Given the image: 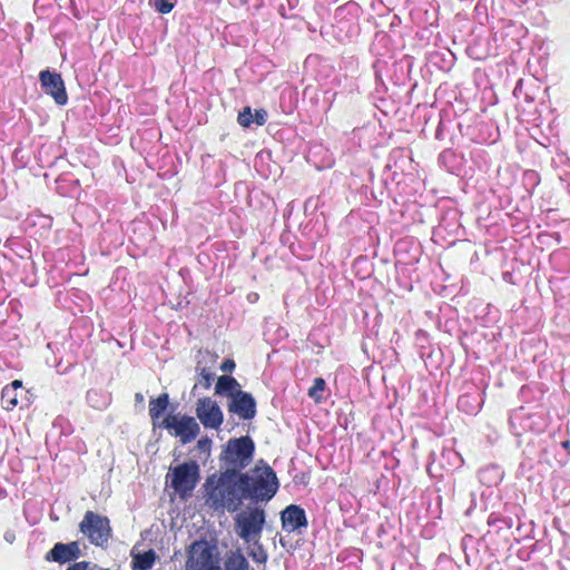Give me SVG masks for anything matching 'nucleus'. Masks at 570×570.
Wrapping results in <instances>:
<instances>
[{"label": "nucleus", "instance_id": "obj_18", "mask_svg": "<svg viewBox=\"0 0 570 570\" xmlns=\"http://www.w3.org/2000/svg\"><path fill=\"white\" fill-rule=\"evenodd\" d=\"M249 562L238 550L232 552L225 562V570H249Z\"/></svg>", "mask_w": 570, "mask_h": 570}, {"label": "nucleus", "instance_id": "obj_22", "mask_svg": "<svg viewBox=\"0 0 570 570\" xmlns=\"http://www.w3.org/2000/svg\"><path fill=\"white\" fill-rule=\"evenodd\" d=\"M482 482L498 483L502 479V473L497 466L483 469L479 472Z\"/></svg>", "mask_w": 570, "mask_h": 570}, {"label": "nucleus", "instance_id": "obj_30", "mask_svg": "<svg viewBox=\"0 0 570 570\" xmlns=\"http://www.w3.org/2000/svg\"><path fill=\"white\" fill-rule=\"evenodd\" d=\"M235 368V363L233 360H226L223 362L220 370L224 372H232Z\"/></svg>", "mask_w": 570, "mask_h": 570}, {"label": "nucleus", "instance_id": "obj_6", "mask_svg": "<svg viewBox=\"0 0 570 570\" xmlns=\"http://www.w3.org/2000/svg\"><path fill=\"white\" fill-rule=\"evenodd\" d=\"M170 487L180 495L188 497L199 480V466L195 461L184 462L171 470Z\"/></svg>", "mask_w": 570, "mask_h": 570}, {"label": "nucleus", "instance_id": "obj_25", "mask_svg": "<svg viewBox=\"0 0 570 570\" xmlns=\"http://www.w3.org/2000/svg\"><path fill=\"white\" fill-rule=\"evenodd\" d=\"M240 126L247 128L253 124V114L249 107H246L238 114L237 118Z\"/></svg>", "mask_w": 570, "mask_h": 570}, {"label": "nucleus", "instance_id": "obj_14", "mask_svg": "<svg viewBox=\"0 0 570 570\" xmlns=\"http://www.w3.org/2000/svg\"><path fill=\"white\" fill-rule=\"evenodd\" d=\"M484 392L475 385H471L458 400V409L469 415L479 413L484 403Z\"/></svg>", "mask_w": 570, "mask_h": 570}, {"label": "nucleus", "instance_id": "obj_5", "mask_svg": "<svg viewBox=\"0 0 570 570\" xmlns=\"http://www.w3.org/2000/svg\"><path fill=\"white\" fill-rule=\"evenodd\" d=\"M79 530L88 538L91 544L97 547H104L111 535L109 519L92 511L85 513L79 523Z\"/></svg>", "mask_w": 570, "mask_h": 570}, {"label": "nucleus", "instance_id": "obj_32", "mask_svg": "<svg viewBox=\"0 0 570 570\" xmlns=\"http://www.w3.org/2000/svg\"><path fill=\"white\" fill-rule=\"evenodd\" d=\"M209 445H210V440H209V439H207V438H205V439H200V440L198 441V448H199L200 450H205V449H206L207 446H209Z\"/></svg>", "mask_w": 570, "mask_h": 570}, {"label": "nucleus", "instance_id": "obj_21", "mask_svg": "<svg viewBox=\"0 0 570 570\" xmlns=\"http://www.w3.org/2000/svg\"><path fill=\"white\" fill-rule=\"evenodd\" d=\"M155 562V553L153 550L138 554L135 558V567L139 570H149L153 568Z\"/></svg>", "mask_w": 570, "mask_h": 570}, {"label": "nucleus", "instance_id": "obj_19", "mask_svg": "<svg viewBox=\"0 0 570 570\" xmlns=\"http://www.w3.org/2000/svg\"><path fill=\"white\" fill-rule=\"evenodd\" d=\"M259 540L261 538H255L248 542L252 544L248 554L255 562L266 563L268 554Z\"/></svg>", "mask_w": 570, "mask_h": 570}, {"label": "nucleus", "instance_id": "obj_24", "mask_svg": "<svg viewBox=\"0 0 570 570\" xmlns=\"http://www.w3.org/2000/svg\"><path fill=\"white\" fill-rule=\"evenodd\" d=\"M177 0H150V6L160 13H169Z\"/></svg>", "mask_w": 570, "mask_h": 570}, {"label": "nucleus", "instance_id": "obj_4", "mask_svg": "<svg viewBox=\"0 0 570 570\" xmlns=\"http://www.w3.org/2000/svg\"><path fill=\"white\" fill-rule=\"evenodd\" d=\"M265 523L266 514L262 508H247L236 514L235 531L245 542H250L255 538H261Z\"/></svg>", "mask_w": 570, "mask_h": 570}, {"label": "nucleus", "instance_id": "obj_33", "mask_svg": "<svg viewBox=\"0 0 570 570\" xmlns=\"http://www.w3.org/2000/svg\"><path fill=\"white\" fill-rule=\"evenodd\" d=\"M135 400H136V402H138V403H142V402H144V400H145V397H144V395H142L141 393H136V394H135Z\"/></svg>", "mask_w": 570, "mask_h": 570}, {"label": "nucleus", "instance_id": "obj_35", "mask_svg": "<svg viewBox=\"0 0 570 570\" xmlns=\"http://www.w3.org/2000/svg\"><path fill=\"white\" fill-rule=\"evenodd\" d=\"M4 538H6V540H7V541L12 542V540H13L14 535H13L12 533L7 532V533L4 534Z\"/></svg>", "mask_w": 570, "mask_h": 570}, {"label": "nucleus", "instance_id": "obj_27", "mask_svg": "<svg viewBox=\"0 0 570 570\" xmlns=\"http://www.w3.org/2000/svg\"><path fill=\"white\" fill-rule=\"evenodd\" d=\"M267 120V112L264 109H256L255 115H253V124L258 126H263Z\"/></svg>", "mask_w": 570, "mask_h": 570}, {"label": "nucleus", "instance_id": "obj_11", "mask_svg": "<svg viewBox=\"0 0 570 570\" xmlns=\"http://www.w3.org/2000/svg\"><path fill=\"white\" fill-rule=\"evenodd\" d=\"M186 570H222L218 559L208 547L194 544Z\"/></svg>", "mask_w": 570, "mask_h": 570}, {"label": "nucleus", "instance_id": "obj_8", "mask_svg": "<svg viewBox=\"0 0 570 570\" xmlns=\"http://www.w3.org/2000/svg\"><path fill=\"white\" fill-rule=\"evenodd\" d=\"M39 81L42 90L52 97L55 102L59 106H65L68 102V95L65 81L60 73L50 71L48 69L40 71Z\"/></svg>", "mask_w": 570, "mask_h": 570}, {"label": "nucleus", "instance_id": "obj_34", "mask_svg": "<svg viewBox=\"0 0 570 570\" xmlns=\"http://www.w3.org/2000/svg\"><path fill=\"white\" fill-rule=\"evenodd\" d=\"M562 446L567 450V452L570 454V441H564L562 443Z\"/></svg>", "mask_w": 570, "mask_h": 570}, {"label": "nucleus", "instance_id": "obj_26", "mask_svg": "<svg viewBox=\"0 0 570 570\" xmlns=\"http://www.w3.org/2000/svg\"><path fill=\"white\" fill-rule=\"evenodd\" d=\"M97 564H94L89 561H80L76 562L67 568V570H97Z\"/></svg>", "mask_w": 570, "mask_h": 570}, {"label": "nucleus", "instance_id": "obj_7", "mask_svg": "<svg viewBox=\"0 0 570 570\" xmlns=\"http://www.w3.org/2000/svg\"><path fill=\"white\" fill-rule=\"evenodd\" d=\"M158 426L169 431L176 438H179L183 444L195 440L200 432L199 424L195 417L188 415L169 414Z\"/></svg>", "mask_w": 570, "mask_h": 570}, {"label": "nucleus", "instance_id": "obj_29", "mask_svg": "<svg viewBox=\"0 0 570 570\" xmlns=\"http://www.w3.org/2000/svg\"><path fill=\"white\" fill-rule=\"evenodd\" d=\"M200 376H202V379L204 381V386L206 389H208L210 386V384H212V381L214 380V374L210 371H208L207 368L204 367L200 371Z\"/></svg>", "mask_w": 570, "mask_h": 570}, {"label": "nucleus", "instance_id": "obj_1", "mask_svg": "<svg viewBox=\"0 0 570 570\" xmlns=\"http://www.w3.org/2000/svg\"><path fill=\"white\" fill-rule=\"evenodd\" d=\"M207 504L214 510H227L236 512L246 499L244 488L240 484L239 472L226 470L215 479L210 476L206 481Z\"/></svg>", "mask_w": 570, "mask_h": 570}, {"label": "nucleus", "instance_id": "obj_12", "mask_svg": "<svg viewBox=\"0 0 570 570\" xmlns=\"http://www.w3.org/2000/svg\"><path fill=\"white\" fill-rule=\"evenodd\" d=\"M228 412L236 414L240 420L249 421L256 416V401L245 391L236 392L227 404Z\"/></svg>", "mask_w": 570, "mask_h": 570}, {"label": "nucleus", "instance_id": "obj_17", "mask_svg": "<svg viewBox=\"0 0 570 570\" xmlns=\"http://www.w3.org/2000/svg\"><path fill=\"white\" fill-rule=\"evenodd\" d=\"M86 400H87V403L92 409H96V410H104L110 403L109 394L101 390H96V389H91L87 392Z\"/></svg>", "mask_w": 570, "mask_h": 570}, {"label": "nucleus", "instance_id": "obj_13", "mask_svg": "<svg viewBox=\"0 0 570 570\" xmlns=\"http://www.w3.org/2000/svg\"><path fill=\"white\" fill-rule=\"evenodd\" d=\"M82 556L79 542L69 543L57 542L45 556L46 561L67 563L75 561Z\"/></svg>", "mask_w": 570, "mask_h": 570}, {"label": "nucleus", "instance_id": "obj_31", "mask_svg": "<svg viewBox=\"0 0 570 570\" xmlns=\"http://www.w3.org/2000/svg\"><path fill=\"white\" fill-rule=\"evenodd\" d=\"M4 387H13L14 391L22 390V382L19 380H14L10 384L6 385Z\"/></svg>", "mask_w": 570, "mask_h": 570}, {"label": "nucleus", "instance_id": "obj_23", "mask_svg": "<svg viewBox=\"0 0 570 570\" xmlns=\"http://www.w3.org/2000/svg\"><path fill=\"white\" fill-rule=\"evenodd\" d=\"M325 381L322 377H316L308 390V396L316 402H320L322 400V393L325 390Z\"/></svg>", "mask_w": 570, "mask_h": 570}, {"label": "nucleus", "instance_id": "obj_10", "mask_svg": "<svg viewBox=\"0 0 570 570\" xmlns=\"http://www.w3.org/2000/svg\"><path fill=\"white\" fill-rule=\"evenodd\" d=\"M281 522L282 529L288 533L303 534L308 527L305 510L296 504H291L281 512Z\"/></svg>", "mask_w": 570, "mask_h": 570}, {"label": "nucleus", "instance_id": "obj_28", "mask_svg": "<svg viewBox=\"0 0 570 570\" xmlns=\"http://www.w3.org/2000/svg\"><path fill=\"white\" fill-rule=\"evenodd\" d=\"M498 522H503L507 528H511L512 527V520L511 519H500L499 517H497L494 513L490 514L489 519H488V523L489 525H495Z\"/></svg>", "mask_w": 570, "mask_h": 570}, {"label": "nucleus", "instance_id": "obj_15", "mask_svg": "<svg viewBox=\"0 0 570 570\" xmlns=\"http://www.w3.org/2000/svg\"><path fill=\"white\" fill-rule=\"evenodd\" d=\"M239 391H242L240 385L233 376L223 375L217 380L215 386V392L217 394L226 395L229 397V400H232L233 395Z\"/></svg>", "mask_w": 570, "mask_h": 570}, {"label": "nucleus", "instance_id": "obj_9", "mask_svg": "<svg viewBox=\"0 0 570 570\" xmlns=\"http://www.w3.org/2000/svg\"><path fill=\"white\" fill-rule=\"evenodd\" d=\"M196 415L206 429L217 430L224 421L222 409L210 397H202L197 401Z\"/></svg>", "mask_w": 570, "mask_h": 570}, {"label": "nucleus", "instance_id": "obj_20", "mask_svg": "<svg viewBox=\"0 0 570 570\" xmlns=\"http://www.w3.org/2000/svg\"><path fill=\"white\" fill-rule=\"evenodd\" d=\"M2 407L6 411H12L18 404V391L13 387H3L1 392Z\"/></svg>", "mask_w": 570, "mask_h": 570}, {"label": "nucleus", "instance_id": "obj_2", "mask_svg": "<svg viewBox=\"0 0 570 570\" xmlns=\"http://www.w3.org/2000/svg\"><path fill=\"white\" fill-rule=\"evenodd\" d=\"M239 480L246 499L255 502L269 501L279 487L276 473L263 460L254 469L239 472Z\"/></svg>", "mask_w": 570, "mask_h": 570}, {"label": "nucleus", "instance_id": "obj_16", "mask_svg": "<svg viewBox=\"0 0 570 570\" xmlns=\"http://www.w3.org/2000/svg\"><path fill=\"white\" fill-rule=\"evenodd\" d=\"M169 404V395L167 393L160 394L156 399L149 401V415L153 420L154 426L157 425V420L165 413Z\"/></svg>", "mask_w": 570, "mask_h": 570}, {"label": "nucleus", "instance_id": "obj_3", "mask_svg": "<svg viewBox=\"0 0 570 570\" xmlns=\"http://www.w3.org/2000/svg\"><path fill=\"white\" fill-rule=\"evenodd\" d=\"M255 452L254 441L249 436L230 439L220 453V461L227 468L240 472L253 461Z\"/></svg>", "mask_w": 570, "mask_h": 570}]
</instances>
